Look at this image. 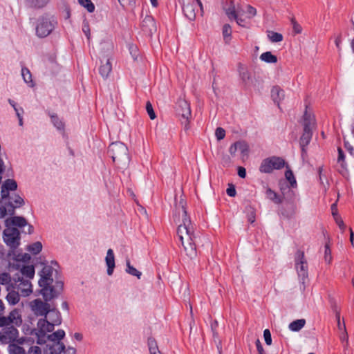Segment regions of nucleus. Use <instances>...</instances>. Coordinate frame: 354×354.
<instances>
[{"mask_svg": "<svg viewBox=\"0 0 354 354\" xmlns=\"http://www.w3.org/2000/svg\"><path fill=\"white\" fill-rule=\"evenodd\" d=\"M291 22L293 26V30L295 32V33H301L302 30L301 26L295 20V19H292Z\"/></svg>", "mask_w": 354, "mask_h": 354, "instance_id": "052dcab7", "label": "nucleus"}, {"mask_svg": "<svg viewBox=\"0 0 354 354\" xmlns=\"http://www.w3.org/2000/svg\"><path fill=\"white\" fill-rule=\"evenodd\" d=\"M9 293L8 294L6 299L7 301L12 305L17 304L20 299V294L19 292L15 291V290H8Z\"/></svg>", "mask_w": 354, "mask_h": 354, "instance_id": "a878e982", "label": "nucleus"}, {"mask_svg": "<svg viewBox=\"0 0 354 354\" xmlns=\"http://www.w3.org/2000/svg\"><path fill=\"white\" fill-rule=\"evenodd\" d=\"M108 153L118 166L122 169L128 167L130 162L127 147L121 142H112L108 149Z\"/></svg>", "mask_w": 354, "mask_h": 354, "instance_id": "7ed1b4c3", "label": "nucleus"}, {"mask_svg": "<svg viewBox=\"0 0 354 354\" xmlns=\"http://www.w3.org/2000/svg\"><path fill=\"white\" fill-rule=\"evenodd\" d=\"M37 330L41 336H46L47 332H52L54 330L55 324L53 322H50L47 320L46 317L39 319L37 322Z\"/></svg>", "mask_w": 354, "mask_h": 354, "instance_id": "dca6fc26", "label": "nucleus"}, {"mask_svg": "<svg viewBox=\"0 0 354 354\" xmlns=\"http://www.w3.org/2000/svg\"><path fill=\"white\" fill-rule=\"evenodd\" d=\"M324 260L327 263H330L332 261L331 250L328 243L325 245Z\"/></svg>", "mask_w": 354, "mask_h": 354, "instance_id": "3c124183", "label": "nucleus"}, {"mask_svg": "<svg viewBox=\"0 0 354 354\" xmlns=\"http://www.w3.org/2000/svg\"><path fill=\"white\" fill-rule=\"evenodd\" d=\"M246 13L248 15V18H252L257 15V10L254 7H252L250 5H248Z\"/></svg>", "mask_w": 354, "mask_h": 354, "instance_id": "4d7b16f0", "label": "nucleus"}, {"mask_svg": "<svg viewBox=\"0 0 354 354\" xmlns=\"http://www.w3.org/2000/svg\"><path fill=\"white\" fill-rule=\"evenodd\" d=\"M126 272L136 277L138 279H140L142 276V272L136 269L133 266L131 265L129 259H126Z\"/></svg>", "mask_w": 354, "mask_h": 354, "instance_id": "7c9ffc66", "label": "nucleus"}, {"mask_svg": "<svg viewBox=\"0 0 354 354\" xmlns=\"http://www.w3.org/2000/svg\"><path fill=\"white\" fill-rule=\"evenodd\" d=\"M182 3V9L185 16L193 21L196 18V10L198 8L202 10V3L199 0H180Z\"/></svg>", "mask_w": 354, "mask_h": 354, "instance_id": "9b49d317", "label": "nucleus"}, {"mask_svg": "<svg viewBox=\"0 0 354 354\" xmlns=\"http://www.w3.org/2000/svg\"><path fill=\"white\" fill-rule=\"evenodd\" d=\"M50 319L52 322H53L56 326L61 324L62 323V317L59 311L55 307H50Z\"/></svg>", "mask_w": 354, "mask_h": 354, "instance_id": "b1692460", "label": "nucleus"}, {"mask_svg": "<svg viewBox=\"0 0 354 354\" xmlns=\"http://www.w3.org/2000/svg\"><path fill=\"white\" fill-rule=\"evenodd\" d=\"M49 115L51 119V122L53 124V125L58 129V130H63L64 128V124L63 122L59 120L57 115L55 113H49Z\"/></svg>", "mask_w": 354, "mask_h": 354, "instance_id": "473e14b6", "label": "nucleus"}, {"mask_svg": "<svg viewBox=\"0 0 354 354\" xmlns=\"http://www.w3.org/2000/svg\"><path fill=\"white\" fill-rule=\"evenodd\" d=\"M12 283V277L7 272H3L0 274V284L7 285V287Z\"/></svg>", "mask_w": 354, "mask_h": 354, "instance_id": "a19ab883", "label": "nucleus"}, {"mask_svg": "<svg viewBox=\"0 0 354 354\" xmlns=\"http://www.w3.org/2000/svg\"><path fill=\"white\" fill-rule=\"evenodd\" d=\"M65 345L64 343L60 342H57L56 344L50 347V353L51 354H61L62 352L65 351Z\"/></svg>", "mask_w": 354, "mask_h": 354, "instance_id": "4c0bfd02", "label": "nucleus"}, {"mask_svg": "<svg viewBox=\"0 0 354 354\" xmlns=\"http://www.w3.org/2000/svg\"><path fill=\"white\" fill-rule=\"evenodd\" d=\"M267 35L269 39L273 43L279 42L283 40V35L281 33L272 30H268Z\"/></svg>", "mask_w": 354, "mask_h": 354, "instance_id": "f704fd0d", "label": "nucleus"}, {"mask_svg": "<svg viewBox=\"0 0 354 354\" xmlns=\"http://www.w3.org/2000/svg\"><path fill=\"white\" fill-rule=\"evenodd\" d=\"M105 262L107 266V274L111 276L113 273L115 268V257L112 249H109L105 257Z\"/></svg>", "mask_w": 354, "mask_h": 354, "instance_id": "6ab92c4d", "label": "nucleus"}, {"mask_svg": "<svg viewBox=\"0 0 354 354\" xmlns=\"http://www.w3.org/2000/svg\"><path fill=\"white\" fill-rule=\"evenodd\" d=\"M42 250V244L39 241L35 242L34 243L28 246V250L33 254H39Z\"/></svg>", "mask_w": 354, "mask_h": 354, "instance_id": "e433bc0d", "label": "nucleus"}, {"mask_svg": "<svg viewBox=\"0 0 354 354\" xmlns=\"http://www.w3.org/2000/svg\"><path fill=\"white\" fill-rule=\"evenodd\" d=\"M246 211L248 214V221L250 223H253L255 221V212L254 209L251 206H248L246 207Z\"/></svg>", "mask_w": 354, "mask_h": 354, "instance_id": "8fccbe9b", "label": "nucleus"}, {"mask_svg": "<svg viewBox=\"0 0 354 354\" xmlns=\"http://www.w3.org/2000/svg\"><path fill=\"white\" fill-rule=\"evenodd\" d=\"M304 131L299 140L301 151V158L304 159L307 156L306 147L309 145L313 136V128L315 125V119L306 111L304 116Z\"/></svg>", "mask_w": 354, "mask_h": 354, "instance_id": "20e7f679", "label": "nucleus"}, {"mask_svg": "<svg viewBox=\"0 0 354 354\" xmlns=\"http://www.w3.org/2000/svg\"><path fill=\"white\" fill-rule=\"evenodd\" d=\"M271 97L274 102L279 105V101L284 97V92L279 86H274L271 91Z\"/></svg>", "mask_w": 354, "mask_h": 354, "instance_id": "5701e85b", "label": "nucleus"}, {"mask_svg": "<svg viewBox=\"0 0 354 354\" xmlns=\"http://www.w3.org/2000/svg\"><path fill=\"white\" fill-rule=\"evenodd\" d=\"M3 239L10 248L15 250L20 245V232L16 227H6L3 232Z\"/></svg>", "mask_w": 354, "mask_h": 354, "instance_id": "6e6552de", "label": "nucleus"}, {"mask_svg": "<svg viewBox=\"0 0 354 354\" xmlns=\"http://www.w3.org/2000/svg\"><path fill=\"white\" fill-rule=\"evenodd\" d=\"M223 9L229 19H232L233 17H236V13L234 6L232 5V2H231V4L228 8H223Z\"/></svg>", "mask_w": 354, "mask_h": 354, "instance_id": "de8ad7c7", "label": "nucleus"}, {"mask_svg": "<svg viewBox=\"0 0 354 354\" xmlns=\"http://www.w3.org/2000/svg\"><path fill=\"white\" fill-rule=\"evenodd\" d=\"M21 75L24 82L27 84H31L30 86H32V75L30 71L27 68H23L21 69Z\"/></svg>", "mask_w": 354, "mask_h": 354, "instance_id": "79ce46f5", "label": "nucleus"}, {"mask_svg": "<svg viewBox=\"0 0 354 354\" xmlns=\"http://www.w3.org/2000/svg\"><path fill=\"white\" fill-rule=\"evenodd\" d=\"M176 111L181 116V123L184 125V129L187 131L189 129V118L191 116L189 104L183 99H179L176 105Z\"/></svg>", "mask_w": 354, "mask_h": 354, "instance_id": "1a4fd4ad", "label": "nucleus"}, {"mask_svg": "<svg viewBox=\"0 0 354 354\" xmlns=\"http://www.w3.org/2000/svg\"><path fill=\"white\" fill-rule=\"evenodd\" d=\"M239 71L241 79L245 84H247L251 78L250 73L242 65L239 66Z\"/></svg>", "mask_w": 354, "mask_h": 354, "instance_id": "c9c22d12", "label": "nucleus"}, {"mask_svg": "<svg viewBox=\"0 0 354 354\" xmlns=\"http://www.w3.org/2000/svg\"><path fill=\"white\" fill-rule=\"evenodd\" d=\"M337 224L338 225L339 227L342 230L344 231L345 227H346V225H344L343 221L341 219V218L339 216H337L335 218H334Z\"/></svg>", "mask_w": 354, "mask_h": 354, "instance_id": "774afa93", "label": "nucleus"}, {"mask_svg": "<svg viewBox=\"0 0 354 354\" xmlns=\"http://www.w3.org/2000/svg\"><path fill=\"white\" fill-rule=\"evenodd\" d=\"M266 196L270 201L274 202L276 204H280L282 203V199L281 197L272 189L270 188H268L266 192Z\"/></svg>", "mask_w": 354, "mask_h": 354, "instance_id": "c85d7f7f", "label": "nucleus"}, {"mask_svg": "<svg viewBox=\"0 0 354 354\" xmlns=\"http://www.w3.org/2000/svg\"><path fill=\"white\" fill-rule=\"evenodd\" d=\"M12 322L10 320V317H0V327L9 326Z\"/></svg>", "mask_w": 354, "mask_h": 354, "instance_id": "bf43d9fd", "label": "nucleus"}, {"mask_svg": "<svg viewBox=\"0 0 354 354\" xmlns=\"http://www.w3.org/2000/svg\"><path fill=\"white\" fill-rule=\"evenodd\" d=\"M232 28L230 24H225L223 27V36L226 44H229L231 40Z\"/></svg>", "mask_w": 354, "mask_h": 354, "instance_id": "72a5a7b5", "label": "nucleus"}, {"mask_svg": "<svg viewBox=\"0 0 354 354\" xmlns=\"http://www.w3.org/2000/svg\"><path fill=\"white\" fill-rule=\"evenodd\" d=\"M236 145L238 146V151H239L243 156L247 155L249 147L245 141H237Z\"/></svg>", "mask_w": 354, "mask_h": 354, "instance_id": "a18cd8bd", "label": "nucleus"}, {"mask_svg": "<svg viewBox=\"0 0 354 354\" xmlns=\"http://www.w3.org/2000/svg\"><path fill=\"white\" fill-rule=\"evenodd\" d=\"M65 336V332L64 330L59 329L47 336L48 340L51 342H60Z\"/></svg>", "mask_w": 354, "mask_h": 354, "instance_id": "2f4dec72", "label": "nucleus"}, {"mask_svg": "<svg viewBox=\"0 0 354 354\" xmlns=\"http://www.w3.org/2000/svg\"><path fill=\"white\" fill-rule=\"evenodd\" d=\"M285 166L287 168L288 167V165H286V161L283 158L281 157L273 156L265 158L262 160L259 167V171L261 173L270 174L273 171V170L281 169Z\"/></svg>", "mask_w": 354, "mask_h": 354, "instance_id": "0eeeda50", "label": "nucleus"}, {"mask_svg": "<svg viewBox=\"0 0 354 354\" xmlns=\"http://www.w3.org/2000/svg\"><path fill=\"white\" fill-rule=\"evenodd\" d=\"M330 303L332 309L336 314V316H338V315H339V311L338 310L337 305L335 300L333 298H330Z\"/></svg>", "mask_w": 354, "mask_h": 354, "instance_id": "e2e57ef3", "label": "nucleus"}, {"mask_svg": "<svg viewBox=\"0 0 354 354\" xmlns=\"http://www.w3.org/2000/svg\"><path fill=\"white\" fill-rule=\"evenodd\" d=\"M82 30L84 33L85 34L86 37L88 39H90L91 37V32H90V28L88 22L84 21L83 26H82Z\"/></svg>", "mask_w": 354, "mask_h": 354, "instance_id": "13d9d810", "label": "nucleus"}, {"mask_svg": "<svg viewBox=\"0 0 354 354\" xmlns=\"http://www.w3.org/2000/svg\"><path fill=\"white\" fill-rule=\"evenodd\" d=\"M142 30L144 32L151 36L156 31V25L154 19L151 16H146L142 22Z\"/></svg>", "mask_w": 354, "mask_h": 354, "instance_id": "2eb2a0df", "label": "nucleus"}, {"mask_svg": "<svg viewBox=\"0 0 354 354\" xmlns=\"http://www.w3.org/2000/svg\"><path fill=\"white\" fill-rule=\"evenodd\" d=\"M40 279L38 285L41 288L39 293L44 300L50 301L57 298L62 292L64 282L58 270L49 265H45L39 273Z\"/></svg>", "mask_w": 354, "mask_h": 354, "instance_id": "f03ea898", "label": "nucleus"}, {"mask_svg": "<svg viewBox=\"0 0 354 354\" xmlns=\"http://www.w3.org/2000/svg\"><path fill=\"white\" fill-rule=\"evenodd\" d=\"M57 22L54 17L44 15L37 19L35 31L39 38L48 36L55 29Z\"/></svg>", "mask_w": 354, "mask_h": 354, "instance_id": "39448f33", "label": "nucleus"}, {"mask_svg": "<svg viewBox=\"0 0 354 354\" xmlns=\"http://www.w3.org/2000/svg\"><path fill=\"white\" fill-rule=\"evenodd\" d=\"M305 324L306 320L304 319H297L292 322L289 324L288 328L292 331L297 332L299 331L305 326Z\"/></svg>", "mask_w": 354, "mask_h": 354, "instance_id": "bb28decb", "label": "nucleus"}, {"mask_svg": "<svg viewBox=\"0 0 354 354\" xmlns=\"http://www.w3.org/2000/svg\"><path fill=\"white\" fill-rule=\"evenodd\" d=\"M17 290L22 297H28L32 292V286L30 280L25 279L19 274H15L12 283L7 287V290Z\"/></svg>", "mask_w": 354, "mask_h": 354, "instance_id": "423d86ee", "label": "nucleus"}, {"mask_svg": "<svg viewBox=\"0 0 354 354\" xmlns=\"http://www.w3.org/2000/svg\"><path fill=\"white\" fill-rule=\"evenodd\" d=\"M215 136L218 140H223L225 136V131L221 127H218L215 131Z\"/></svg>", "mask_w": 354, "mask_h": 354, "instance_id": "5fc2aeb1", "label": "nucleus"}, {"mask_svg": "<svg viewBox=\"0 0 354 354\" xmlns=\"http://www.w3.org/2000/svg\"><path fill=\"white\" fill-rule=\"evenodd\" d=\"M226 192L229 196L234 197L236 194L235 187L233 185H230Z\"/></svg>", "mask_w": 354, "mask_h": 354, "instance_id": "680f3d73", "label": "nucleus"}, {"mask_svg": "<svg viewBox=\"0 0 354 354\" xmlns=\"http://www.w3.org/2000/svg\"><path fill=\"white\" fill-rule=\"evenodd\" d=\"M9 353L10 354H26L24 348L16 344L9 346Z\"/></svg>", "mask_w": 354, "mask_h": 354, "instance_id": "c03bdc74", "label": "nucleus"}, {"mask_svg": "<svg viewBox=\"0 0 354 354\" xmlns=\"http://www.w3.org/2000/svg\"><path fill=\"white\" fill-rule=\"evenodd\" d=\"M18 330L13 326L6 327L3 333H0V342L3 344H7L9 342H15L18 337Z\"/></svg>", "mask_w": 354, "mask_h": 354, "instance_id": "4468645a", "label": "nucleus"}, {"mask_svg": "<svg viewBox=\"0 0 354 354\" xmlns=\"http://www.w3.org/2000/svg\"><path fill=\"white\" fill-rule=\"evenodd\" d=\"M30 256L29 254L25 253L21 256V258L19 259V256L17 257V260L19 261H22L23 263H27L30 261Z\"/></svg>", "mask_w": 354, "mask_h": 354, "instance_id": "69168bd1", "label": "nucleus"}, {"mask_svg": "<svg viewBox=\"0 0 354 354\" xmlns=\"http://www.w3.org/2000/svg\"><path fill=\"white\" fill-rule=\"evenodd\" d=\"M12 268L19 270V272L17 274H19L20 276L23 277L25 279L30 280L35 277V268L32 265H24L17 263L12 264Z\"/></svg>", "mask_w": 354, "mask_h": 354, "instance_id": "ddd939ff", "label": "nucleus"}, {"mask_svg": "<svg viewBox=\"0 0 354 354\" xmlns=\"http://www.w3.org/2000/svg\"><path fill=\"white\" fill-rule=\"evenodd\" d=\"M112 71V65L109 58H105L104 62L101 60V65L99 68V73L102 78L106 79Z\"/></svg>", "mask_w": 354, "mask_h": 354, "instance_id": "aec40b11", "label": "nucleus"}, {"mask_svg": "<svg viewBox=\"0 0 354 354\" xmlns=\"http://www.w3.org/2000/svg\"><path fill=\"white\" fill-rule=\"evenodd\" d=\"M30 334L32 335H35L37 337V343L38 344L42 345L46 343V336H41V335L39 333V330L35 328L32 329Z\"/></svg>", "mask_w": 354, "mask_h": 354, "instance_id": "49530a36", "label": "nucleus"}, {"mask_svg": "<svg viewBox=\"0 0 354 354\" xmlns=\"http://www.w3.org/2000/svg\"><path fill=\"white\" fill-rule=\"evenodd\" d=\"M17 189V183L13 179H7L4 181L1 187V197L3 200L9 197V191H15Z\"/></svg>", "mask_w": 354, "mask_h": 354, "instance_id": "f3484780", "label": "nucleus"}, {"mask_svg": "<svg viewBox=\"0 0 354 354\" xmlns=\"http://www.w3.org/2000/svg\"><path fill=\"white\" fill-rule=\"evenodd\" d=\"M186 201L180 196V201L175 204L173 214L174 222L178 224L177 234L187 257L194 259L196 257V239L194 226L187 216L185 208Z\"/></svg>", "mask_w": 354, "mask_h": 354, "instance_id": "f257e3e1", "label": "nucleus"}, {"mask_svg": "<svg viewBox=\"0 0 354 354\" xmlns=\"http://www.w3.org/2000/svg\"><path fill=\"white\" fill-rule=\"evenodd\" d=\"M344 159H345V156H344V151H342V149L340 147H339L338 148L337 162L341 164V166L343 168H344V163H345Z\"/></svg>", "mask_w": 354, "mask_h": 354, "instance_id": "6e6d98bb", "label": "nucleus"}, {"mask_svg": "<svg viewBox=\"0 0 354 354\" xmlns=\"http://www.w3.org/2000/svg\"><path fill=\"white\" fill-rule=\"evenodd\" d=\"M260 59L261 61H263L266 63L269 64H274L277 62V56L272 54L271 52L267 51L263 53H262L260 55Z\"/></svg>", "mask_w": 354, "mask_h": 354, "instance_id": "c756f323", "label": "nucleus"}, {"mask_svg": "<svg viewBox=\"0 0 354 354\" xmlns=\"http://www.w3.org/2000/svg\"><path fill=\"white\" fill-rule=\"evenodd\" d=\"M255 344H256L257 349L259 354H265L263 348L261 343L259 339H257L256 340Z\"/></svg>", "mask_w": 354, "mask_h": 354, "instance_id": "338daca9", "label": "nucleus"}, {"mask_svg": "<svg viewBox=\"0 0 354 354\" xmlns=\"http://www.w3.org/2000/svg\"><path fill=\"white\" fill-rule=\"evenodd\" d=\"M285 177L290 183V187H295L297 186V181L291 169H288L286 171Z\"/></svg>", "mask_w": 354, "mask_h": 354, "instance_id": "ea45409f", "label": "nucleus"}, {"mask_svg": "<svg viewBox=\"0 0 354 354\" xmlns=\"http://www.w3.org/2000/svg\"><path fill=\"white\" fill-rule=\"evenodd\" d=\"M263 337L265 342L267 345H271L272 344V337L271 333L269 329H265L263 331Z\"/></svg>", "mask_w": 354, "mask_h": 354, "instance_id": "864d4df0", "label": "nucleus"}, {"mask_svg": "<svg viewBox=\"0 0 354 354\" xmlns=\"http://www.w3.org/2000/svg\"><path fill=\"white\" fill-rule=\"evenodd\" d=\"M7 199H8V201H7V204L12 205L15 212L16 208L20 207L21 206L24 205V199L17 194H15L12 196H9V197H7Z\"/></svg>", "mask_w": 354, "mask_h": 354, "instance_id": "4be33fe9", "label": "nucleus"}, {"mask_svg": "<svg viewBox=\"0 0 354 354\" xmlns=\"http://www.w3.org/2000/svg\"><path fill=\"white\" fill-rule=\"evenodd\" d=\"M28 225L27 220L23 216H12L5 220V226L15 227H23Z\"/></svg>", "mask_w": 354, "mask_h": 354, "instance_id": "a211bd4d", "label": "nucleus"}, {"mask_svg": "<svg viewBox=\"0 0 354 354\" xmlns=\"http://www.w3.org/2000/svg\"><path fill=\"white\" fill-rule=\"evenodd\" d=\"M48 1L49 0H28V2L32 7L42 8L48 2Z\"/></svg>", "mask_w": 354, "mask_h": 354, "instance_id": "09e8293b", "label": "nucleus"}, {"mask_svg": "<svg viewBox=\"0 0 354 354\" xmlns=\"http://www.w3.org/2000/svg\"><path fill=\"white\" fill-rule=\"evenodd\" d=\"M29 354H41V350L39 346H32L28 351Z\"/></svg>", "mask_w": 354, "mask_h": 354, "instance_id": "0e129e2a", "label": "nucleus"}, {"mask_svg": "<svg viewBox=\"0 0 354 354\" xmlns=\"http://www.w3.org/2000/svg\"><path fill=\"white\" fill-rule=\"evenodd\" d=\"M280 189L283 198L288 202H292L295 197V192L288 185H281Z\"/></svg>", "mask_w": 354, "mask_h": 354, "instance_id": "393cba45", "label": "nucleus"}, {"mask_svg": "<svg viewBox=\"0 0 354 354\" xmlns=\"http://www.w3.org/2000/svg\"><path fill=\"white\" fill-rule=\"evenodd\" d=\"M148 347L150 354H162L158 348L156 339L153 337L148 338Z\"/></svg>", "mask_w": 354, "mask_h": 354, "instance_id": "cd10ccee", "label": "nucleus"}, {"mask_svg": "<svg viewBox=\"0 0 354 354\" xmlns=\"http://www.w3.org/2000/svg\"><path fill=\"white\" fill-rule=\"evenodd\" d=\"M79 3L86 8L88 12H93L95 10V6L91 0H78Z\"/></svg>", "mask_w": 354, "mask_h": 354, "instance_id": "37998d69", "label": "nucleus"}, {"mask_svg": "<svg viewBox=\"0 0 354 354\" xmlns=\"http://www.w3.org/2000/svg\"><path fill=\"white\" fill-rule=\"evenodd\" d=\"M295 264L298 276L300 278L303 285L305 284L308 279V263L304 257V252L298 250L295 254Z\"/></svg>", "mask_w": 354, "mask_h": 354, "instance_id": "9d476101", "label": "nucleus"}, {"mask_svg": "<svg viewBox=\"0 0 354 354\" xmlns=\"http://www.w3.org/2000/svg\"><path fill=\"white\" fill-rule=\"evenodd\" d=\"M7 199L3 200L0 202V218H3L6 215L9 214L12 216L15 214L13 207L11 205L7 204Z\"/></svg>", "mask_w": 354, "mask_h": 354, "instance_id": "412c9836", "label": "nucleus"}, {"mask_svg": "<svg viewBox=\"0 0 354 354\" xmlns=\"http://www.w3.org/2000/svg\"><path fill=\"white\" fill-rule=\"evenodd\" d=\"M31 310L36 316L47 317L50 311V305L48 301H41L40 299H36L30 303Z\"/></svg>", "mask_w": 354, "mask_h": 354, "instance_id": "f8f14e48", "label": "nucleus"}, {"mask_svg": "<svg viewBox=\"0 0 354 354\" xmlns=\"http://www.w3.org/2000/svg\"><path fill=\"white\" fill-rule=\"evenodd\" d=\"M146 110H147V112L149 118L151 120H154L156 118V115L153 111L152 104H151V102L149 101H148L146 104Z\"/></svg>", "mask_w": 354, "mask_h": 354, "instance_id": "603ef678", "label": "nucleus"}, {"mask_svg": "<svg viewBox=\"0 0 354 354\" xmlns=\"http://www.w3.org/2000/svg\"><path fill=\"white\" fill-rule=\"evenodd\" d=\"M8 317H10V320L12 322V324L15 323L16 325L21 324L22 322L21 317H19V313L17 310L11 311Z\"/></svg>", "mask_w": 354, "mask_h": 354, "instance_id": "58836bf2", "label": "nucleus"}]
</instances>
